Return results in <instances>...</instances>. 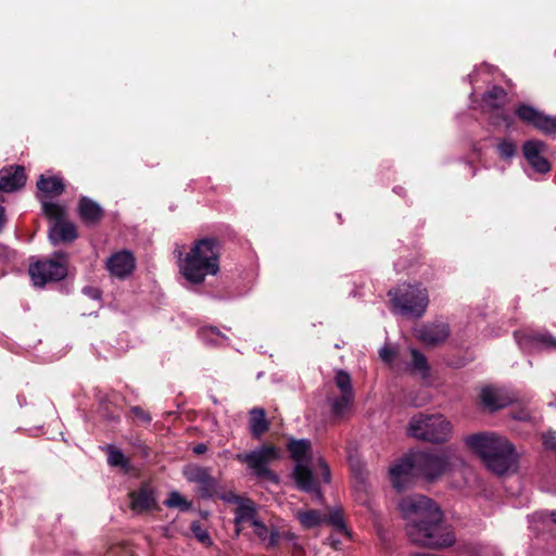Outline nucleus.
<instances>
[{
  "label": "nucleus",
  "instance_id": "obj_1",
  "mask_svg": "<svg viewBox=\"0 0 556 556\" xmlns=\"http://www.w3.org/2000/svg\"><path fill=\"white\" fill-rule=\"evenodd\" d=\"M400 507L407 519L406 533L414 544L443 548L455 543V534L443 520V514L433 500L425 495H412L402 500Z\"/></svg>",
  "mask_w": 556,
  "mask_h": 556
},
{
  "label": "nucleus",
  "instance_id": "obj_2",
  "mask_svg": "<svg viewBox=\"0 0 556 556\" xmlns=\"http://www.w3.org/2000/svg\"><path fill=\"white\" fill-rule=\"evenodd\" d=\"M223 244L216 237H203L193 241L190 251L180 262V273L192 285H200L205 277L219 271Z\"/></svg>",
  "mask_w": 556,
  "mask_h": 556
},
{
  "label": "nucleus",
  "instance_id": "obj_3",
  "mask_svg": "<svg viewBox=\"0 0 556 556\" xmlns=\"http://www.w3.org/2000/svg\"><path fill=\"white\" fill-rule=\"evenodd\" d=\"M468 447L481 456L485 466L495 475L506 473L517 462L514 445L495 433H475L465 439Z\"/></svg>",
  "mask_w": 556,
  "mask_h": 556
},
{
  "label": "nucleus",
  "instance_id": "obj_4",
  "mask_svg": "<svg viewBox=\"0 0 556 556\" xmlns=\"http://www.w3.org/2000/svg\"><path fill=\"white\" fill-rule=\"evenodd\" d=\"M468 447L481 456L485 466L495 475L506 473L517 462L514 445L495 433H475L465 439Z\"/></svg>",
  "mask_w": 556,
  "mask_h": 556
},
{
  "label": "nucleus",
  "instance_id": "obj_5",
  "mask_svg": "<svg viewBox=\"0 0 556 556\" xmlns=\"http://www.w3.org/2000/svg\"><path fill=\"white\" fill-rule=\"evenodd\" d=\"M468 447L481 456L485 466L495 475L506 473L517 462L514 445L495 433H475L465 439Z\"/></svg>",
  "mask_w": 556,
  "mask_h": 556
},
{
  "label": "nucleus",
  "instance_id": "obj_6",
  "mask_svg": "<svg viewBox=\"0 0 556 556\" xmlns=\"http://www.w3.org/2000/svg\"><path fill=\"white\" fill-rule=\"evenodd\" d=\"M388 296L393 308L405 317L421 318L429 305L428 290L420 283H403L390 289Z\"/></svg>",
  "mask_w": 556,
  "mask_h": 556
},
{
  "label": "nucleus",
  "instance_id": "obj_7",
  "mask_svg": "<svg viewBox=\"0 0 556 556\" xmlns=\"http://www.w3.org/2000/svg\"><path fill=\"white\" fill-rule=\"evenodd\" d=\"M452 433V425L441 414L418 413L407 426V434L414 439L440 444L446 442Z\"/></svg>",
  "mask_w": 556,
  "mask_h": 556
},
{
  "label": "nucleus",
  "instance_id": "obj_8",
  "mask_svg": "<svg viewBox=\"0 0 556 556\" xmlns=\"http://www.w3.org/2000/svg\"><path fill=\"white\" fill-rule=\"evenodd\" d=\"M280 458L281 451L273 443H264L254 451L236 455V460L245 464L257 478L274 484L279 483V476L268 465Z\"/></svg>",
  "mask_w": 556,
  "mask_h": 556
},
{
  "label": "nucleus",
  "instance_id": "obj_9",
  "mask_svg": "<svg viewBox=\"0 0 556 556\" xmlns=\"http://www.w3.org/2000/svg\"><path fill=\"white\" fill-rule=\"evenodd\" d=\"M414 454L417 476L428 482H433L447 472L455 458L451 447L440 451H417Z\"/></svg>",
  "mask_w": 556,
  "mask_h": 556
},
{
  "label": "nucleus",
  "instance_id": "obj_10",
  "mask_svg": "<svg viewBox=\"0 0 556 556\" xmlns=\"http://www.w3.org/2000/svg\"><path fill=\"white\" fill-rule=\"evenodd\" d=\"M68 254L63 251L53 253L52 258L38 261L29 267V275L36 286L58 282L67 276Z\"/></svg>",
  "mask_w": 556,
  "mask_h": 556
},
{
  "label": "nucleus",
  "instance_id": "obj_11",
  "mask_svg": "<svg viewBox=\"0 0 556 556\" xmlns=\"http://www.w3.org/2000/svg\"><path fill=\"white\" fill-rule=\"evenodd\" d=\"M392 486L399 492L404 491L414 477L417 476L415 454L412 453L390 467L389 470Z\"/></svg>",
  "mask_w": 556,
  "mask_h": 556
},
{
  "label": "nucleus",
  "instance_id": "obj_12",
  "mask_svg": "<svg viewBox=\"0 0 556 556\" xmlns=\"http://www.w3.org/2000/svg\"><path fill=\"white\" fill-rule=\"evenodd\" d=\"M184 476L189 482L199 485L200 496L202 498H211L217 492V480L211 475V470L206 467L198 465H189L184 469Z\"/></svg>",
  "mask_w": 556,
  "mask_h": 556
},
{
  "label": "nucleus",
  "instance_id": "obj_13",
  "mask_svg": "<svg viewBox=\"0 0 556 556\" xmlns=\"http://www.w3.org/2000/svg\"><path fill=\"white\" fill-rule=\"evenodd\" d=\"M547 148V144L542 140H527L522 144V153L527 162L533 167L536 173L546 174L551 170L549 161L542 155Z\"/></svg>",
  "mask_w": 556,
  "mask_h": 556
},
{
  "label": "nucleus",
  "instance_id": "obj_14",
  "mask_svg": "<svg viewBox=\"0 0 556 556\" xmlns=\"http://www.w3.org/2000/svg\"><path fill=\"white\" fill-rule=\"evenodd\" d=\"M450 333V326L446 323H426L416 329V338L431 348L445 342Z\"/></svg>",
  "mask_w": 556,
  "mask_h": 556
},
{
  "label": "nucleus",
  "instance_id": "obj_15",
  "mask_svg": "<svg viewBox=\"0 0 556 556\" xmlns=\"http://www.w3.org/2000/svg\"><path fill=\"white\" fill-rule=\"evenodd\" d=\"M130 509L137 514H142L156 508V497L154 489L148 482H142L138 490L129 492Z\"/></svg>",
  "mask_w": 556,
  "mask_h": 556
},
{
  "label": "nucleus",
  "instance_id": "obj_16",
  "mask_svg": "<svg viewBox=\"0 0 556 556\" xmlns=\"http://www.w3.org/2000/svg\"><path fill=\"white\" fill-rule=\"evenodd\" d=\"M136 267V260L131 252L123 250L112 254L108 262L106 268L111 275L125 279L132 274Z\"/></svg>",
  "mask_w": 556,
  "mask_h": 556
},
{
  "label": "nucleus",
  "instance_id": "obj_17",
  "mask_svg": "<svg viewBox=\"0 0 556 556\" xmlns=\"http://www.w3.org/2000/svg\"><path fill=\"white\" fill-rule=\"evenodd\" d=\"M27 180L25 168L22 165L3 167L0 170V191L14 192L22 189Z\"/></svg>",
  "mask_w": 556,
  "mask_h": 556
},
{
  "label": "nucleus",
  "instance_id": "obj_18",
  "mask_svg": "<svg viewBox=\"0 0 556 556\" xmlns=\"http://www.w3.org/2000/svg\"><path fill=\"white\" fill-rule=\"evenodd\" d=\"M77 212L80 220L88 227L98 226L104 218V210L92 199L80 197Z\"/></svg>",
  "mask_w": 556,
  "mask_h": 556
},
{
  "label": "nucleus",
  "instance_id": "obj_19",
  "mask_svg": "<svg viewBox=\"0 0 556 556\" xmlns=\"http://www.w3.org/2000/svg\"><path fill=\"white\" fill-rule=\"evenodd\" d=\"M48 237L52 245L72 243L78 238V230L75 224L63 220L50 226Z\"/></svg>",
  "mask_w": 556,
  "mask_h": 556
},
{
  "label": "nucleus",
  "instance_id": "obj_20",
  "mask_svg": "<svg viewBox=\"0 0 556 556\" xmlns=\"http://www.w3.org/2000/svg\"><path fill=\"white\" fill-rule=\"evenodd\" d=\"M296 488L306 493L319 492V486L312 470L304 464H296L292 471Z\"/></svg>",
  "mask_w": 556,
  "mask_h": 556
},
{
  "label": "nucleus",
  "instance_id": "obj_21",
  "mask_svg": "<svg viewBox=\"0 0 556 556\" xmlns=\"http://www.w3.org/2000/svg\"><path fill=\"white\" fill-rule=\"evenodd\" d=\"M480 400L489 412H496L509 405L510 400L501 390L491 387L482 389Z\"/></svg>",
  "mask_w": 556,
  "mask_h": 556
},
{
  "label": "nucleus",
  "instance_id": "obj_22",
  "mask_svg": "<svg viewBox=\"0 0 556 556\" xmlns=\"http://www.w3.org/2000/svg\"><path fill=\"white\" fill-rule=\"evenodd\" d=\"M270 422L266 418L265 409L262 407H253L249 412V429L254 440H261L269 430Z\"/></svg>",
  "mask_w": 556,
  "mask_h": 556
},
{
  "label": "nucleus",
  "instance_id": "obj_23",
  "mask_svg": "<svg viewBox=\"0 0 556 556\" xmlns=\"http://www.w3.org/2000/svg\"><path fill=\"white\" fill-rule=\"evenodd\" d=\"M311 441L306 439H289L287 442V450L290 453V457L296 462V464H302L305 460L309 459L311 452Z\"/></svg>",
  "mask_w": 556,
  "mask_h": 556
},
{
  "label": "nucleus",
  "instance_id": "obj_24",
  "mask_svg": "<svg viewBox=\"0 0 556 556\" xmlns=\"http://www.w3.org/2000/svg\"><path fill=\"white\" fill-rule=\"evenodd\" d=\"M37 188L47 197H59L65 190L62 179L56 176H46L41 174L37 180Z\"/></svg>",
  "mask_w": 556,
  "mask_h": 556
},
{
  "label": "nucleus",
  "instance_id": "obj_25",
  "mask_svg": "<svg viewBox=\"0 0 556 556\" xmlns=\"http://www.w3.org/2000/svg\"><path fill=\"white\" fill-rule=\"evenodd\" d=\"M507 100V92L501 86H493L483 96V103L490 110H501Z\"/></svg>",
  "mask_w": 556,
  "mask_h": 556
},
{
  "label": "nucleus",
  "instance_id": "obj_26",
  "mask_svg": "<svg viewBox=\"0 0 556 556\" xmlns=\"http://www.w3.org/2000/svg\"><path fill=\"white\" fill-rule=\"evenodd\" d=\"M252 526L254 527L255 535L262 541L266 542L267 548H273L278 545L280 534L278 530H268L267 526L261 520H253Z\"/></svg>",
  "mask_w": 556,
  "mask_h": 556
},
{
  "label": "nucleus",
  "instance_id": "obj_27",
  "mask_svg": "<svg viewBox=\"0 0 556 556\" xmlns=\"http://www.w3.org/2000/svg\"><path fill=\"white\" fill-rule=\"evenodd\" d=\"M542 114V111H539L534 106L527 103H518L515 108L516 117L523 124L530 125L535 128L536 123Z\"/></svg>",
  "mask_w": 556,
  "mask_h": 556
},
{
  "label": "nucleus",
  "instance_id": "obj_28",
  "mask_svg": "<svg viewBox=\"0 0 556 556\" xmlns=\"http://www.w3.org/2000/svg\"><path fill=\"white\" fill-rule=\"evenodd\" d=\"M256 508L253 501L247 498L239 503L235 509V525L238 527L241 522L257 520Z\"/></svg>",
  "mask_w": 556,
  "mask_h": 556
},
{
  "label": "nucleus",
  "instance_id": "obj_29",
  "mask_svg": "<svg viewBox=\"0 0 556 556\" xmlns=\"http://www.w3.org/2000/svg\"><path fill=\"white\" fill-rule=\"evenodd\" d=\"M296 518L305 529H313L324 522L323 514L317 509L299 510Z\"/></svg>",
  "mask_w": 556,
  "mask_h": 556
},
{
  "label": "nucleus",
  "instance_id": "obj_30",
  "mask_svg": "<svg viewBox=\"0 0 556 556\" xmlns=\"http://www.w3.org/2000/svg\"><path fill=\"white\" fill-rule=\"evenodd\" d=\"M530 343L534 346L556 349V339L548 333L531 332L526 334L520 344Z\"/></svg>",
  "mask_w": 556,
  "mask_h": 556
},
{
  "label": "nucleus",
  "instance_id": "obj_31",
  "mask_svg": "<svg viewBox=\"0 0 556 556\" xmlns=\"http://www.w3.org/2000/svg\"><path fill=\"white\" fill-rule=\"evenodd\" d=\"M42 211H43L45 216L48 219L52 220L53 224H58V223L65 220L66 211L63 206H61L58 203L43 202Z\"/></svg>",
  "mask_w": 556,
  "mask_h": 556
},
{
  "label": "nucleus",
  "instance_id": "obj_32",
  "mask_svg": "<svg viewBox=\"0 0 556 556\" xmlns=\"http://www.w3.org/2000/svg\"><path fill=\"white\" fill-rule=\"evenodd\" d=\"M354 401V393H341L331 404V413L336 417L342 416Z\"/></svg>",
  "mask_w": 556,
  "mask_h": 556
},
{
  "label": "nucleus",
  "instance_id": "obj_33",
  "mask_svg": "<svg viewBox=\"0 0 556 556\" xmlns=\"http://www.w3.org/2000/svg\"><path fill=\"white\" fill-rule=\"evenodd\" d=\"M535 129L545 136L556 135V115H547L542 112Z\"/></svg>",
  "mask_w": 556,
  "mask_h": 556
},
{
  "label": "nucleus",
  "instance_id": "obj_34",
  "mask_svg": "<svg viewBox=\"0 0 556 556\" xmlns=\"http://www.w3.org/2000/svg\"><path fill=\"white\" fill-rule=\"evenodd\" d=\"M324 522H327L336 528V530L340 533H344L350 535V532L345 526L343 515L340 510L331 511L328 515H323Z\"/></svg>",
  "mask_w": 556,
  "mask_h": 556
},
{
  "label": "nucleus",
  "instance_id": "obj_35",
  "mask_svg": "<svg viewBox=\"0 0 556 556\" xmlns=\"http://www.w3.org/2000/svg\"><path fill=\"white\" fill-rule=\"evenodd\" d=\"M108 463L112 467H121L125 470H128L129 468L128 458L122 453V451L112 446H110Z\"/></svg>",
  "mask_w": 556,
  "mask_h": 556
},
{
  "label": "nucleus",
  "instance_id": "obj_36",
  "mask_svg": "<svg viewBox=\"0 0 556 556\" xmlns=\"http://www.w3.org/2000/svg\"><path fill=\"white\" fill-rule=\"evenodd\" d=\"M334 381L341 393H354L351 376L346 371L339 370L336 374Z\"/></svg>",
  "mask_w": 556,
  "mask_h": 556
},
{
  "label": "nucleus",
  "instance_id": "obj_37",
  "mask_svg": "<svg viewBox=\"0 0 556 556\" xmlns=\"http://www.w3.org/2000/svg\"><path fill=\"white\" fill-rule=\"evenodd\" d=\"M497 152L501 159L510 160L515 156L517 147L511 140L504 139L497 144Z\"/></svg>",
  "mask_w": 556,
  "mask_h": 556
},
{
  "label": "nucleus",
  "instance_id": "obj_38",
  "mask_svg": "<svg viewBox=\"0 0 556 556\" xmlns=\"http://www.w3.org/2000/svg\"><path fill=\"white\" fill-rule=\"evenodd\" d=\"M190 530L200 543L205 545H212L211 536L208 532L202 527L200 521H192L190 525Z\"/></svg>",
  "mask_w": 556,
  "mask_h": 556
},
{
  "label": "nucleus",
  "instance_id": "obj_39",
  "mask_svg": "<svg viewBox=\"0 0 556 556\" xmlns=\"http://www.w3.org/2000/svg\"><path fill=\"white\" fill-rule=\"evenodd\" d=\"M164 504L169 508L179 507L184 511L190 508V503L178 492H172Z\"/></svg>",
  "mask_w": 556,
  "mask_h": 556
},
{
  "label": "nucleus",
  "instance_id": "obj_40",
  "mask_svg": "<svg viewBox=\"0 0 556 556\" xmlns=\"http://www.w3.org/2000/svg\"><path fill=\"white\" fill-rule=\"evenodd\" d=\"M412 367L416 371L425 372L429 370L427 357L418 350H412Z\"/></svg>",
  "mask_w": 556,
  "mask_h": 556
},
{
  "label": "nucleus",
  "instance_id": "obj_41",
  "mask_svg": "<svg viewBox=\"0 0 556 556\" xmlns=\"http://www.w3.org/2000/svg\"><path fill=\"white\" fill-rule=\"evenodd\" d=\"M492 113L490 115V119L493 125L501 126L506 125L509 126L511 124L510 116L504 111L502 108L501 110H491Z\"/></svg>",
  "mask_w": 556,
  "mask_h": 556
},
{
  "label": "nucleus",
  "instance_id": "obj_42",
  "mask_svg": "<svg viewBox=\"0 0 556 556\" xmlns=\"http://www.w3.org/2000/svg\"><path fill=\"white\" fill-rule=\"evenodd\" d=\"M130 414L135 418H137L140 422L146 424V425L150 424L151 420H152V417H151L150 413L144 410L140 406H132L130 408Z\"/></svg>",
  "mask_w": 556,
  "mask_h": 556
},
{
  "label": "nucleus",
  "instance_id": "obj_43",
  "mask_svg": "<svg viewBox=\"0 0 556 556\" xmlns=\"http://www.w3.org/2000/svg\"><path fill=\"white\" fill-rule=\"evenodd\" d=\"M542 443L545 450L556 453V435L555 432L548 431L542 434Z\"/></svg>",
  "mask_w": 556,
  "mask_h": 556
},
{
  "label": "nucleus",
  "instance_id": "obj_44",
  "mask_svg": "<svg viewBox=\"0 0 556 556\" xmlns=\"http://www.w3.org/2000/svg\"><path fill=\"white\" fill-rule=\"evenodd\" d=\"M319 466L321 468V476H323L324 482L329 483L331 480V472H330V468H329L328 464L326 463L325 459L320 458Z\"/></svg>",
  "mask_w": 556,
  "mask_h": 556
},
{
  "label": "nucleus",
  "instance_id": "obj_45",
  "mask_svg": "<svg viewBox=\"0 0 556 556\" xmlns=\"http://www.w3.org/2000/svg\"><path fill=\"white\" fill-rule=\"evenodd\" d=\"M84 293L89 295L92 299H100V296H101L100 290L97 288H92V287H85Z\"/></svg>",
  "mask_w": 556,
  "mask_h": 556
},
{
  "label": "nucleus",
  "instance_id": "obj_46",
  "mask_svg": "<svg viewBox=\"0 0 556 556\" xmlns=\"http://www.w3.org/2000/svg\"><path fill=\"white\" fill-rule=\"evenodd\" d=\"M393 356H394V354H393V352L390 349L383 348V349L380 350V357L384 362H391Z\"/></svg>",
  "mask_w": 556,
  "mask_h": 556
},
{
  "label": "nucleus",
  "instance_id": "obj_47",
  "mask_svg": "<svg viewBox=\"0 0 556 556\" xmlns=\"http://www.w3.org/2000/svg\"><path fill=\"white\" fill-rule=\"evenodd\" d=\"M207 452V445L204 443H199L193 447V453L197 455H202Z\"/></svg>",
  "mask_w": 556,
  "mask_h": 556
},
{
  "label": "nucleus",
  "instance_id": "obj_48",
  "mask_svg": "<svg viewBox=\"0 0 556 556\" xmlns=\"http://www.w3.org/2000/svg\"><path fill=\"white\" fill-rule=\"evenodd\" d=\"M208 332L216 334V336H223L222 332L216 327L203 328L201 330V333H203V334H206Z\"/></svg>",
  "mask_w": 556,
  "mask_h": 556
},
{
  "label": "nucleus",
  "instance_id": "obj_49",
  "mask_svg": "<svg viewBox=\"0 0 556 556\" xmlns=\"http://www.w3.org/2000/svg\"><path fill=\"white\" fill-rule=\"evenodd\" d=\"M549 517L554 523H556V510L551 511Z\"/></svg>",
  "mask_w": 556,
  "mask_h": 556
},
{
  "label": "nucleus",
  "instance_id": "obj_50",
  "mask_svg": "<svg viewBox=\"0 0 556 556\" xmlns=\"http://www.w3.org/2000/svg\"><path fill=\"white\" fill-rule=\"evenodd\" d=\"M108 418L113 420V421H118V419H119L118 416H113V415H108Z\"/></svg>",
  "mask_w": 556,
  "mask_h": 556
},
{
  "label": "nucleus",
  "instance_id": "obj_51",
  "mask_svg": "<svg viewBox=\"0 0 556 556\" xmlns=\"http://www.w3.org/2000/svg\"><path fill=\"white\" fill-rule=\"evenodd\" d=\"M334 548H337L338 542H332Z\"/></svg>",
  "mask_w": 556,
  "mask_h": 556
}]
</instances>
